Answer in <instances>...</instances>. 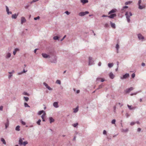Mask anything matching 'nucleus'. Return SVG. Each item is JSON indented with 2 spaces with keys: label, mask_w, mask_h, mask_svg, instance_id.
<instances>
[{
  "label": "nucleus",
  "mask_w": 146,
  "mask_h": 146,
  "mask_svg": "<svg viewBox=\"0 0 146 146\" xmlns=\"http://www.w3.org/2000/svg\"><path fill=\"white\" fill-rule=\"evenodd\" d=\"M132 14L131 12L126 11L125 14V15L127 20V22L129 23L130 22V18L132 16Z\"/></svg>",
  "instance_id": "1"
},
{
  "label": "nucleus",
  "mask_w": 146,
  "mask_h": 146,
  "mask_svg": "<svg viewBox=\"0 0 146 146\" xmlns=\"http://www.w3.org/2000/svg\"><path fill=\"white\" fill-rule=\"evenodd\" d=\"M51 59L50 60V61L52 63H56L57 62V57L54 55H51Z\"/></svg>",
  "instance_id": "2"
},
{
  "label": "nucleus",
  "mask_w": 146,
  "mask_h": 146,
  "mask_svg": "<svg viewBox=\"0 0 146 146\" xmlns=\"http://www.w3.org/2000/svg\"><path fill=\"white\" fill-rule=\"evenodd\" d=\"M129 77V74L128 73H126L125 74L123 75L122 76L120 77V79L121 80L125 79L128 78Z\"/></svg>",
  "instance_id": "3"
},
{
  "label": "nucleus",
  "mask_w": 146,
  "mask_h": 146,
  "mask_svg": "<svg viewBox=\"0 0 146 146\" xmlns=\"http://www.w3.org/2000/svg\"><path fill=\"white\" fill-rule=\"evenodd\" d=\"M89 13V12L88 11H86L84 12H81L78 15L79 16H83L84 15H85L86 14H88Z\"/></svg>",
  "instance_id": "4"
},
{
  "label": "nucleus",
  "mask_w": 146,
  "mask_h": 146,
  "mask_svg": "<svg viewBox=\"0 0 146 146\" xmlns=\"http://www.w3.org/2000/svg\"><path fill=\"white\" fill-rule=\"evenodd\" d=\"M134 88L133 87H131L129 88H127L126 89V90H125L124 92L126 93V94H127L129 93L130 91L133 90Z\"/></svg>",
  "instance_id": "5"
},
{
  "label": "nucleus",
  "mask_w": 146,
  "mask_h": 146,
  "mask_svg": "<svg viewBox=\"0 0 146 146\" xmlns=\"http://www.w3.org/2000/svg\"><path fill=\"white\" fill-rule=\"evenodd\" d=\"M92 59V58L91 57L89 58V65H91L94 64V61Z\"/></svg>",
  "instance_id": "6"
},
{
  "label": "nucleus",
  "mask_w": 146,
  "mask_h": 146,
  "mask_svg": "<svg viewBox=\"0 0 146 146\" xmlns=\"http://www.w3.org/2000/svg\"><path fill=\"white\" fill-rule=\"evenodd\" d=\"M141 0H139L138 3V5L139 6V8L140 9H142L145 8V6H141Z\"/></svg>",
  "instance_id": "7"
},
{
  "label": "nucleus",
  "mask_w": 146,
  "mask_h": 146,
  "mask_svg": "<svg viewBox=\"0 0 146 146\" xmlns=\"http://www.w3.org/2000/svg\"><path fill=\"white\" fill-rule=\"evenodd\" d=\"M138 38L139 40H141L142 41L144 39V37L141 34H139L137 35Z\"/></svg>",
  "instance_id": "8"
},
{
  "label": "nucleus",
  "mask_w": 146,
  "mask_h": 146,
  "mask_svg": "<svg viewBox=\"0 0 146 146\" xmlns=\"http://www.w3.org/2000/svg\"><path fill=\"white\" fill-rule=\"evenodd\" d=\"M42 56L44 58H50V57H51V55H48L46 53H42Z\"/></svg>",
  "instance_id": "9"
},
{
  "label": "nucleus",
  "mask_w": 146,
  "mask_h": 146,
  "mask_svg": "<svg viewBox=\"0 0 146 146\" xmlns=\"http://www.w3.org/2000/svg\"><path fill=\"white\" fill-rule=\"evenodd\" d=\"M116 16V14L114 13L113 14H110V15L109 16H108V17L111 18L113 19Z\"/></svg>",
  "instance_id": "10"
},
{
  "label": "nucleus",
  "mask_w": 146,
  "mask_h": 146,
  "mask_svg": "<svg viewBox=\"0 0 146 146\" xmlns=\"http://www.w3.org/2000/svg\"><path fill=\"white\" fill-rule=\"evenodd\" d=\"M26 19L25 18L23 17H21V24H23V23L26 22Z\"/></svg>",
  "instance_id": "11"
},
{
  "label": "nucleus",
  "mask_w": 146,
  "mask_h": 146,
  "mask_svg": "<svg viewBox=\"0 0 146 146\" xmlns=\"http://www.w3.org/2000/svg\"><path fill=\"white\" fill-rule=\"evenodd\" d=\"M18 15V14H17L16 13L13 14L12 15V18L13 19H16Z\"/></svg>",
  "instance_id": "12"
},
{
  "label": "nucleus",
  "mask_w": 146,
  "mask_h": 146,
  "mask_svg": "<svg viewBox=\"0 0 146 146\" xmlns=\"http://www.w3.org/2000/svg\"><path fill=\"white\" fill-rule=\"evenodd\" d=\"M110 24L111 27L113 29H115V25L114 23H112L110 21Z\"/></svg>",
  "instance_id": "13"
},
{
  "label": "nucleus",
  "mask_w": 146,
  "mask_h": 146,
  "mask_svg": "<svg viewBox=\"0 0 146 146\" xmlns=\"http://www.w3.org/2000/svg\"><path fill=\"white\" fill-rule=\"evenodd\" d=\"M109 77L110 78L113 79L114 78L115 76L112 72H111L110 73Z\"/></svg>",
  "instance_id": "14"
},
{
  "label": "nucleus",
  "mask_w": 146,
  "mask_h": 146,
  "mask_svg": "<svg viewBox=\"0 0 146 146\" xmlns=\"http://www.w3.org/2000/svg\"><path fill=\"white\" fill-rule=\"evenodd\" d=\"M9 124V121L7 119V122L5 124V128L6 129L8 127Z\"/></svg>",
  "instance_id": "15"
},
{
  "label": "nucleus",
  "mask_w": 146,
  "mask_h": 146,
  "mask_svg": "<svg viewBox=\"0 0 146 146\" xmlns=\"http://www.w3.org/2000/svg\"><path fill=\"white\" fill-rule=\"evenodd\" d=\"M53 106L54 107L56 108H58L59 107V106L58 105V102H54L53 104Z\"/></svg>",
  "instance_id": "16"
},
{
  "label": "nucleus",
  "mask_w": 146,
  "mask_h": 146,
  "mask_svg": "<svg viewBox=\"0 0 146 146\" xmlns=\"http://www.w3.org/2000/svg\"><path fill=\"white\" fill-rule=\"evenodd\" d=\"M116 11V9H113L110 11L108 13V14H110L112 13H115Z\"/></svg>",
  "instance_id": "17"
},
{
  "label": "nucleus",
  "mask_w": 146,
  "mask_h": 146,
  "mask_svg": "<svg viewBox=\"0 0 146 146\" xmlns=\"http://www.w3.org/2000/svg\"><path fill=\"white\" fill-rule=\"evenodd\" d=\"M11 56V54L10 52H8L7 53L6 56L5 57V58L6 59H8L10 58Z\"/></svg>",
  "instance_id": "18"
},
{
  "label": "nucleus",
  "mask_w": 146,
  "mask_h": 146,
  "mask_svg": "<svg viewBox=\"0 0 146 146\" xmlns=\"http://www.w3.org/2000/svg\"><path fill=\"white\" fill-rule=\"evenodd\" d=\"M19 144L20 145H23V142L22 138H20L19 140Z\"/></svg>",
  "instance_id": "19"
},
{
  "label": "nucleus",
  "mask_w": 146,
  "mask_h": 146,
  "mask_svg": "<svg viewBox=\"0 0 146 146\" xmlns=\"http://www.w3.org/2000/svg\"><path fill=\"white\" fill-rule=\"evenodd\" d=\"M80 1L83 4L88 3V0H80Z\"/></svg>",
  "instance_id": "20"
},
{
  "label": "nucleus",
  "mask_w": 146,
  "mask_h": 146,
  "mask_svg": "<svg viewBox=\"0 0 146 146\" xmlns=\"http://www.w3.org/2000/svg\"><path fill=\"white\" fill-rule=\"evenodd\" d=\"M129 131V129L128 128H127L126 129H122L121 130V131L122 132H127Z\"/></svg>",
  "instance_id": "21"
},
{
  "label": "nucleus",
  "mask_w": 146,
  "mask_h": 146,
  "mask_svg": "<svg viewBox=\"0 0 146 146\" xmlns=\"http://www.w3.org/2000/svg\"><path fill=\"white\" fill-rule=\"evenodd\" d=\"M74 110V112L75 113H76L77 112L78 110V107H76L75 108H74L73 109Z\"/></svg>",
  "instance_id": "22"
},
{
  "label": "nucleus",
  "mask_w": 146,
  "mask_h": 146,
  "mask_svg": "<svg viewBox=\"0 0 146 146\" xmlns=\"http://www.w3.org/2000/svg\"><path fill=\"white\" fill-rule=\"evenodd\" d=\"M44 112H45V111H44V110H42L41 111H39L37 114L38 115H40L42 113H44Z\"/></svg>",
  "instance_id": "23"
},
{
  "label": "nucleus",
  "mask_w": 146,
  "mask_h": 146,
  "mask_svg": "<svg viewBox=\"0 0 146 146\" xmlns=\"http://www.w3.org/2000/svg\"><path fill=\"white\" fill-rule=\"evenodd\" d=\"M49 121L50 123H51L52 122H53L54 121V119L52 117H50L49 118Z\"/></svg>",
  "instance_id": "24"
},
{
  "label": "nucleus",
  "mask_w": 146,
  "mask_h": 146,
  "mask_svg": "<svg viewBox=\"0 0 146 146\" xmlns=\"http://www.w3.org/2000/svg\"><path fill=\"white\" fill-rule=\"evenodd\" d=\"M127 106L130 110H132L135 109V108L133 107H132L131 106H129V105H127Z\"/></svg>",
  "instance_id": "25"
},
{
  "label": "nucleus",
  "mask_w": 146,
  "mask_h": 146,
  "mask_svg": "<svg viewBox=\"0 0 146 146\" xmlns=\"http://www.w3.org/2000/svg\"><path fill=\"white\" fill-rule=\"evenodd\" d=\"M27 70H26L25 71V70L24 69L23 70V71H22L21 72H19L18 73V74L19 75H21L22 74H23V73H25V72H27Z\"/></svg>",
  "instance_id": "26"
},
{
  "label": "nucleus",
  "mask_w": 146,
  "mask_h": 146,
  "mask_svg": "<svg viewBox=\"0 0 146 146\" xmlns=\"http://www.w3.org/2000/svg\"><path fill=\"white\" fill-rule=\"evenodd\" d=\"M113 63H109L108 64V66L110 68H111L113 66Z\"/></svg>",
  "instance_id": "27"
},
{
  "label": "nucleus",
  "mask_w": 146,
  "mask_h": 146,
  "mask_svg": "<svg viewBox=\"0 0 146 146\" xmlns=\"http://www.w3.org/2000/svg\"><path fill=\"white\" fill-rule=\"evenodd\" d=\"M20 126L19 125H17L15 128V130L17 131H19L20 130Z\"/></svg>",
  "instance_id": "28"
},
{
  "label": "nucleus",
  "mask_w": 146,
  "mask_h": 146,
  "mask_svg": "<svg viewBox=\"0 0 146 146\" xmlns=\"http://www.w3.org/2000/svg\"><path fill=\"white\" fill-rule=\"evenodd\" d=\"M1 141L3 142V144L5 145L6 144V142H5V141L3 138H2L1 139Z\"/></svg>",
  "instance_id": "29"
},
{
  "label": "nucleus",
  "mask_w": 146,
  "mask_h": 146,
  "mask_svg": "<svg viewBox=\"0 0 146 146\" xmlns=\"http://www.w3.org/2000/svg\"><path fill=\"white\" fill-rule=\"evenodd\" d=\"M59 37L58 36H55L53 38V39L54 40H57L59 39Z\"/></svg>",
  "instance_id": "30"
},
{
  "label": "nucleus",
  "mask_w": 146,
  "mask_h": 146,
  "mask_svg": "<svg viewBox=\"0 0 146 146\" xmlns=\"http://www.w3.org/2000/svg\"><path fill=\"white\" fill-rule=\"evenodd\" d=\"M41 121V120L40 119H39L38 120V121H37L36 123L38 125H40Z\"/></svg>",
  "instance_id": "31"
},
{
  "label": "nucleus",
  "mask_w": 146,
  "mask_h": 146,
  "mask_svg": "<svg viewBox=\"0 0 146 146\" xmlns=\"http://www.w3.org/2000/svg\"><path fill=\"white\" fill-rule=\"evenodd\" d=\"M46 114L45 112H44V113H43V114L41 116V117L42 119H43V118H44V117L45 115Z\"/></svg>",
  "instance_id": "32"
},
{
  "label": "nucleus",
  "mask_w": 146,
  "mask_h": 146,
  "mask_svg": "<svg viewBox=\"0 0 146 146\" xmlns=\"http://www.w3.org/2000/svg\"><path fill=\"white\" fill-rule=\"evenodd\" d=\"M23 98L25 100L26 102L28 101L29 100V98L28 97H24Z\"/></svg>",
  "instance_id": "33"
},
{
  "label": "nucleus",
  "mask_w": 146,
  "mask_h": 146,
  "mask_svg": "<svg viewBox=\"0 0 146 146\" xmlns=\"http://www.w3.org/2000/svg\"><path fill=\"white\" fill-rule=\"evenodd\" d=\"M56 84H61V81H60V80H57L56 81Z\"/></svg>",
  "instance_id": "34"
},
{
  "label": "nucleus",
  "mask_w": 146,
  "mask_h": 146,
  "mask_svg": "<svg viewBox=\"0 0 146 146\" xmlns=\"http://www.w3.org/2000/svg\"><path fill=\"white\" fill-rule=\"evenodd\" d=\"M131 2H132L131 1H130L126 2L125 3V5H128L130 4L131 3Z\"/></svg>",
  "instance_id": "35"
},
{
  "label": "nucleus",
  "mask_w": 146,
  "mask_h": 146,
  "mask_svg": "<svg viewBox=\"0 0 146 146\" xmlns=\"http://www.w3.org/2000/svg\"><path fill=\"white\" fill-rule=\"evenodd\" d=\"M24 106L25 107H30V106L28 105L27 103H24Z\"/></svg>",
  "instance_id": "36"
},
{
  "label": "nucleus",
  "mask_w": 146,
  "mask_h": 146,
  "mask_svg": "<svg viewBox=\"0 0 146 146\" xmlns=\"http://www.w3.org/2000/svg\"><path fill=\"white\" fill-rule=\"evenodd\" d=\"M78 125V123H76L73 124L72 125L74 127H76Z\"/></svg>",
  "instance_id": "37"
},
{
  "label": "nucleus",
  "mask_w": 146,
  "mask_h": 146,
  "mask_svg": "<svg viewBox=\"0 0 146 146\" xmlns=\"http://www.w3.org/2000/svg\"><path fill=\"white\" fill-rule=\"evenodd\" d=\"M128 8V7L127 6H123L122 8V10H124L125 9H127Z\"/></svg>",
  "instance_id": "38"
},
{
  "label": "nucleus",
  "mask_w": 146,
  "mask_h": 146,
  "mask_svg": "<svg viewBox=\"0 0 146 146\" xmlns=\"http://www.w3.org/2000/svg\"><path fill=\"white\" fill-rule=\"evenodd\" d=\"M103 86L102 85H100L99 86L98 88L97 89V90L103 87Z\"/></svg>",
  "instance_id": "39"
},
{
  "label": "nucleus",
  "mask_w": 146,
  "mask_h": 146,
  "mask_svg": "<svg viewBox=\"0 0 146 146\" xmlns=\"http://www.w3.org/2000/svg\"><path fill=\"white\" fill-rule=\"evenodd\" d=\"M115 119H113L112 120L111 123L113 124H115Z\"/></svg>",
  "instance_id": "40"
},
{
  "label": "nucleus",
  "mask_w": 146,
  "mask_h": 146,
  "mask_svg": "<svg viewBox=\"0 0 146 146\" xmlns=\"http://www.w3.org/2000/svg\"><path fill=\"white\" fill-rule=\"evenodd\" d=\"M104 26L106 28H107L109 27V25L108 23H106L105 24Z\"/></svg>",
  "instance_id": "41"
},
{
  "label": "nucleus",
  "mask_w": 146,
  "mask_h": 146,
  "mask_svg": "<svg viewBox=\"0 0 146 146\" xmlns=\"http://www.w3.org/2000/svg\"><path fill=\"white\" fill-rule=\"evenodd\" d=\"M21 123L23 125H25L26 124V123L25 122L23 121L22 120H21Z\"/></svg>",
  "instance_id": "42"
},
{
  "label": "nucleus",
  "mask_w": 146,
  "mask_h": 146,
  "mask_svg": "<svg viewBox=\"0 0 146 146\" xmlns=\"http://www.w3.org/2000/svg\"><path fill=\"white\" fill-rule=\"evenodd\" d=\"M43 84L45 86L46 88H47L48 86L47 84L46 83L44 82L43 83Z\"/></svg>",
  "instance_id": "43"
},
{
  "label": "nucleus",
  "mask_w": 146,
  "mask_h": 146,
  "mask_svg": "<svg viewBox=\"0 0 146 146\" xmlns=\"http://www.w3.org/2000/svg\"><path fill=\"white\" fill-rule=\"evenodd\" d=\"M27 144H28V142L27 141H25L23 142V145L25 146Z\"/></svg>",
  "instance_id": "44"
},
{
  "label": "nucleus",
  "mask_w": 146,
  "mask_h": 146,
  "mask_svg": "<svg viewBox=\"0 0 146 146\" xmlns=\"http://www.w3.org/2000/svg\"><path fill=\"white\" fill-rule=\"evenodd\" d=\"M6 11L7 12V13L9 11V9L8 7L7 6H6Z\"/></svg>",
  "instance_id": "45"
},
{
  "label": "nucleus",
  "mask_w": 146,
  "mask_h": 146,
  "mask_svg": "<svg viewBox=\"0 0 146 146\" xmlns=\"http://www.w3.org/2000/svg\"><path fill=\"white\" fill-rule=\"evenodd\" d=\"M40 18V17L38 16L37 17H35L34 18V19L35 20H37L38 19H39Z\"/></svg>",
  "instance_id": "46"
},
{
  "label": "nucleus",
  "mask_w": 146,
  "mask_h": 146,
  "mask_svg": "<svg viewBox=\"0 0 146 146\" xmlns=\"http://www.w3.org/2000/svg\"><path fill=\"white\" fill-rule=\"evenodd\" d=\"M131 77H132V78H134L135 77V74L134 73H133V74H131Z\"/></svg>",
  "instance_id": "47"
},
{
  "label": "nucleus",
  "mask_w": 146,
  "mask_h": 146,
  "mask_svg": "<svg viewBox=\"0 0 146 146\" xmlns=\"http://www.w3.org/2000/svg\"><path fill=\"white\" fill-rule=\"evenodd\" d=\"M23 94L25 95H26L27 96H29V94L28 93L26 92H24L23 93Z\"/></svg>",
  "instance_id": "48"
},
{
  "label": "nucleus",
  "mask_w": 146,
  "mask_h": 146,
  "mask_svg": "<svg viewBox=\"0 0 146 146\" xmlns=\"http://www.w3.org/2000/svg\"><path fill=\"white\" fill-rule=\"evenodd\" d=\"M49 90H52V89L49 86H48L47 88Z\"/></svg>",
  "instance_id": "49"
},
{
  "label": "nucleus",
  "mask_w": 146,
  "mask_h": 146,
  "mask_svg": "<svg viewBox=\"0 0 146 146\" xmlns=\"http://www.w3.org/2000/svg\"><path fill=\"white\" fill-rule=\"evenodd\" d=\"M119 45L118 44H117L116 46V48L117 50H118L119 48Z\"/></svg>",
  "instance_id": "50"
},
{
  "label": "nucleus",
  "mask_w": 146,
  "mask_h": 146,
  "mask_svg": "<svg viewBox=\"0 0 146 146\" xmlns=\"http://www.w3.org/2000/svg\"><path fill=\"white\" fill-rule=\"evenodd\" d=\"M29 5H28L25 6V8L26 9H27L28 7H29Z\"/></svg>",
  "instance_id": "51"
},
{
  "label": "nucleus",
  "mask_w": 146,
  "mask_h": 146,
  "mask_svg": "<svg viewBox=\"0 0 146 146\" xmlns=\"http://www.w3.org/2000/svg\"><path fill=\"white\" fill-rule=\"evenodd\" d=\"M106 133H107V132H106V131L105 130H104L103 131V134L104 135H106Z\"/></svg>",
  "instance_id": "52"
},
{
  "label": "nucleus",
  "mask_w": 146,
  "mask_h": 146,
  "mask_svg": "<svg viewBox=\"0 0 146 146\" xmlns=\"http://www.w3.org/2000/svg\"><path fill=\"white\" fill-rule=\"evenodd\" d=\"M65 13L67 15H69L70 14V13L68 11H66L65 12Z\"/></svg>",
  "instance_id": "53"
},
{
  "label": "nucleus",
  "mask_w": 146,
  "mask_h": 146,
  "mask_svg": "<svg viewBox=\"0 0 146 146\" xmlns=\"http://www.w3.org/2000/svg\"><path fill=\"white\" fill-rule=\"evenodd\" d=\"M135 123L134 122H131L130 123V125H134L135 124Z\"/></svg>",
  "instance_id": "54"
},
{
  "label": "nucleus",
  "mask_w": 146,
  "mask_h": 146,
  "mask_svg": "<svg viewBox=\"0 0 146 146\" xmlns=\"http://www.w3.org/2000/svg\"><path fill=\"white\" fill-rule=\"evenodd\" d=\"M125 11V9L124 10H122V8L121 9V13H123Z\"/></svg>",
  "instance_id": "55"
},
{
  "label": "nucleus",
  "mask_w": 146,
  "mask_h": 146,
  "mask_svg": "<svg viewBox=\"0 0 146 146\" xmlns=\"http://www.w3.org/2000/svg\"><path fill=\"white\" fill-rule=\"evenodd\" d=\"M66 35L64 36L63 38L60 40V41H62L66 37Z\"/></svg>",
  "instance_id": "56"
},
{
  "label": "nucleus",
  "mask_w": 146,
  "mask_h": 146,
  "mask_svg": "<svg viewBox=\"0 0 146 146\" xmlns=\"http://www.w3.org/2000/svg\"><path fill=\"white\" fill-rule=\"evenodd\" d=\"M3 106H1L0 107V110L2 111L3 110Z\"/></svg>",
  "instance_id": "57"
},
{
  "label": "nucleus",
  "mask_w": 146,
  "mask_h": 146,
  "mask_svg": "<svg viewBox=\"0 0 146 146\" xmlns=\"http://www.w3.org/2000/svg\"><path fill=\"white\" fill-rule=\"evenodd\" d=\"M140 92V91H139L137 92H136L134 93H133V95H136V94H137V93H139Z\"/></svg>",
  "instance_id": "58"
},
{
  "label": "nucleus",
  "mask_w": 146,
  "mask_h": 146,
  "mask_svg": "<svg viewBox=\"0 0 146 146\" xmlns=\"http://www.w3.org/2000/svg\"><path fill=\"white\" fill-rule=\"evenodd\" d=\"M98 66H101V62H99L98 63Z\"/></svg>",
  "instance_id": "59"
},
{
  "label": "nucleus",
  "mask_w": 146,
  "mask_h": 146,
  "mask_svg": "<svg viewBox=\"0 0 146 146\" xmlns=\"http://www.w3.org/2000/svg\"><path fill=\"white\" fill-rule=\"evenodd\" d=\"M116 108V106H115L113 107V109H114V111L115 112V109Z\"/></svg>",
  "instance_id": "60"
},
{
  "label": "nucleus",
  "mask_w": 146,
  "mask_h": 146,
  "mask_svg": "<svg viewBox=\"0 0 146 146\" xmlns=\"http://www.w3.org/2000/svg\"><path fill=\"white\" fill-rule=\"evenodd\" d=\"M102 17H108V16H107L104 15H102Z\"/></svg>",
  "instance_id": "61"
},
{
  "label": "nucleus",
  "mask_w": 146,
  "mask_h": 146,
  "mask_svg": "<svg viewBox=\"0 0 146 146\" xmlns=\"http://www.w3.org/2000/svg\"><path fill=\"white\" fill-rule=\"evenodd\" d=\"M141 65L142 66H145V63H142V64H141Z\"/></svg>",
  "instance_id": "62"
},
{
  "label": "nucleus",
  "mask_w": 146,
  "mask_h": 146,
  "mask_svg": "<svg viewBox=\"0 0 146 146\" xmlns=\"http://www.w3.org/2000/svg\"><path fill=\"white\" fill-rule=\"evenodd\" d=\"M12 76V74H10L8 76L9 78H10Z\"/></svg>",
  "instance_id": "63"
},
{
  "label": "nucleus",
  "mask_w": 146,
  "mask_h": 146,
  "mask_svg": "<svg viewBox=\"0 0 146 146\" xmlns=\"http://www.w3.org/2000/svg\"><path fill=\"white\" fill-rule=\"evenodd\" d=\"M141 131V129L140 128H138V129H137V131L138 132H139L140 131Z\"/></svg>",
  "instance_id": "64"
}]
</instances>
